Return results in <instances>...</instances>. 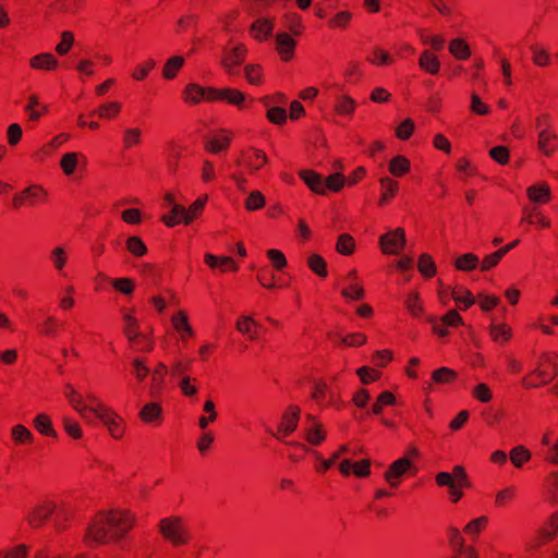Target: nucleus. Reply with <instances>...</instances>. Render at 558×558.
<instances>
[{
  "instance_id": "obj_1",
  "label": "nucleus",
  "mask_w": 558,
  "mask_h": 558,
  "mask_svg": "<svg viewBox=\"0 0 558 558\" xmlns=\"http://www.w3.org/2000/svg\"><path fill=\"white\" fill-rule=\"evenodd\" d=\"M135 522L136 515L129 509L100 511L90 520L84 541L89 546L119 543L126 537Z\"/></svg>"
},
{
  "instance_id": "obj_2",
  "label": "nucleus",
  "mask_w": 558,
  "mask_h": 558,
  "mask_svg": "<svg viewBox=\"0 0 558 558\" xmlns=\"http://www.w3.org/2000/svg\"><path fill=\"white\" fill-rule=\"evenodd\" d=\"M439 487H448L451 502L456 504L463 497V489L471 487L470 478L462 465H454L452 472H439L435 476Z\"/></svg>"
},
{
  "instance_id": "obj_3",
  "label": "nucleus",
  "mask_w": 558,
  "mask_h": 558,
  "mask_svg": "<svg viewBox=\"0 0 558 558\" xmlns=\"http://www.w3.org/2000/svg\"><path fill=\"white\" fill-rule=\"evenodd\" d=\"M158 532L166 542L175 547L184 546L191 541L187 524L184 519L179 515H170L161 519L158 523Z\"/></svg>"
},
{
  "instance_id": "obj_4",
  "label": "nucleus",
  "mask_w": 558,
  "mask_h": 558,
  "mask_svg": "<svg viewBox=\"0 0 558 558\" xmlns=\"http://www.w3.org/2000/svg\"><path fill=\"white\" fill-rule=\"evenodd\" d=\"M57 509L58 505L53 500H40L28 510L25 520L31 529H39L47 523Z\"/></svg>"
},
{
  "instance_id": "obj_5",
  "label": "nucleus",
  "mask_w": 558,
  "mask_h": 558,
  "mask_svg": "<svg viewBox=\"0 0 558 558\" xmlns=\"http://www.w3.org/2000/svg\"><path fill=\"white\" fill-rule=\"evenodd\" d=\"M300 416V407L295 404L289 405L282 413L277 430L272 433V436L280 441H284L298 428Z\"/></svg>"
},
{
  "instance_id": "obj_6",
  "label": "nucleus",
  "mask_w": 558,
  "mask_h": 558,
  "mask_svg": "<svg viewBox=\"0 0 558 558\" xmlns=\"http://www.w3.org/2000/svg\"><path fill=\"white\" fill-rule=\"evenodd\" d=\"M247 49L244 44L229 40L222 51V66L229 74H234V68L245 61Z\"/></svg>"
},
{
  "instance_id": "obj_7",
  "label": "nucleus",
  "mask_w": 558,
  "mask_h": 558,
  "mask_svg": "<svg viewBox=\"0 0 558 558\" xmlns=\"http://www.w3.org/2000/svg\"><path fill=\"white\" fill-rule=\"evenodd\" d=\"M343 287L340 291L341 296L350 301H362L365 299V289L362 279L359 277L356 269H351L343 277Z\"/></svg>"
},
{
  "instance_id": "obj_8",
  "label": "nucleus",
  "mask_w": 558,
  "mask_h": 558,
  "mask_svg": "<svg viewBox=\"0 0 558 558\" xmlns=\"http://www.w3.org/2000/svg\"><path fill=\"white\" fill-rule=\"evenodd\" d=\"M47 201V192L41 185L33 184L16 193L12 198V207L21 209L24 206H35Z\"/></svg>"
},
{
  "instance_id": "obj_9",
  "label": "nucleus",
  "mask_w": 558,
  "mask_h": 558,
  "mask_svg": "<svg viewBox=\"0 0 558 558\" xmlns=\"http://www.w3.org/2000/svg\"><path fill=\"white\" fill-rule=\"evenodd\" d=\"M379 245L384 254L398 255L405 245V232L402 228L379 236Z\"/></svg>"
},
{
  "instance_id": "obj_10",
  "label": "nucleus",
  "mask_w": 558,
  "mask_h": 558,
  "mask_svg": "<svg viewBox=\"0 0 558 558\" xmlns=\"http://www.w3.org/2000/svg\"><path fill=\"white\" fill-rule=\"evenodd\" d=\"M268 162L267 155L258 148L250 147L241 153L236 160L238 165H244L250 173L260 170Z\"/></svg>"
},
{
  "instance_id": "obj_11",
  "label": "nucleus",
  "mask_w": 558,
  "mask_h": 558,
  "mask_svg": "<svg viewBox=\"0 0 558 558\" xmlns=\"http://www.w3.org/2000/svg\"><path fill=\"white\" fill-rule=\"evenodd\" d=\"M412 468L413 463L409 458H400L389 465L384 474L385 481L391 488H397L401 483L402 476Z\"/></svg>"
},
{
  "instance_id": "obj_12",
  "label": "nucleus",
  "mask_w": 558,
  "mask_h": 558,
  "mask_svg": "<svg viewBox=\"0 0 558 558\" xmlns=\"http://www.w3.org/2000/svg\"><path fill=\"white\" fill-rule=\"evenodd\" d=\"M311 399L314 400L320 409H325L329 405H336L335 393L325 380L315 381Z\"/></svg>"
},
{
  "instance_id": "obj_13",
  "label": "nucleus",
  "mask_w": 558,
  "mask_h": 558,
  "mask_svg": "<svg viewBox=\"0 0 558 558\" xmlns=\"http://www.w3.org/2000/svg\"><path fill=\"white\" fill-rule=\"evenodd\" d=\"M558 534V510L553 513L545 524L538 530L534 538V547L543 546L551 541Z\"/></svg>"
},
{
  "instance_id": "obj_14",
  "label": "nucleus",
  "mask_w": 558,
  "mask_h": 558,
  "mask_svg": "<svg viewBox=\"0 0 558 558\" xmlns=\"http://www.w3.org/2000/svg\"><path fill=\"white\" fill-rule=\"evenodd\" d=\"M214 87H203L196 83H190L183 90V100L189 105H197L203 100L214 101V94L209 93Z\"/></svg>"
},
{
  "instance_id": "obj_15",
  "label": "nucleus",
  "mask_w": 558,
  "mask_h": 558,
  "mask_svg": "<svg viewBox=\"0 0 558 558\" xmlns=\"http://www.w3.org/2000/svg\"><path fill=\"white\" fill-rule=\"evenodd\" d=\"M98 418L107 427L114 439H121L125 432L124 421L111 408L105 411Z\"/></svg>"
},
{
  "instance_id": "obj_16",
  "label": "nucleus",
  "mask_w": 558,
  "mask_h": 558,
  "mask_svg": "<svg viewBox=\"0 0 558 558\" xmlns=\"http://www.w3.org/2000/svg\"><path fill=\"white\" fill-rule=\"evenodd\" d=\"M209 93L214 94L211 98L214 101L222 100L230 105L238 107L239 109L244 108L246 96L243 92L236 88L226 87V88H215Z\"/></svg>"
},
{
  "instance_id": "obj_17",
  "label": "nucleus",
  "mask_w": 558,
  "mask_h": 558,
  "mask_svg": "<svg viewBox=\"0 0 558 558\" xmlns=\"http://www.w3.org/2000/svg\"><path fill=\"white\" fill-rule=\"evenodd\" d=\"M380 196L378 205L384 207L388 205L399 192V182L391 177L385 175L379 179Z\"/></svg>"
},
{
  "instance_id": "obj_18",
  "label": "nucleus",
  "mask_w": 558,
  "mask_h": 558,
  "mask_svg": "<svg viewBox=\"0 0 558 558\" xmlns=\"http://www.w3.org/2000/svg\"><path fill=\"white\" fill-rule=\"evenodd\" d=\"M526 196L533 206L548 204L551 199L550 187L546 182H538L526 189Z\"/></svg>"
},
{
  "instance_id": "obj_19",
  "label": "nucleus",
  "mask_w": 558,
  "mask_h": 558,
  "mask_svg": "<svg viewBox=\"0 0 558 558\" xmlns=\"http://www.w3.org/2000/svg\"><path fill=\"white\" fill-rule=\"evenodd\" d=\"M554 378V372L546 368L538 367L527 374L522 379V386L524 388H536L542 385L548 384Z\"/></svg>"
},
{
  "instance_id": "obj_20",
  "label": "nucleus",
  "mask_w": 558,
  "mask_h": 558,
  "mask_svg": "<svg viewBox=\"0 0 558 558\" xmlns=\"http://www.w3.org/2000/svg\"><path fill=\"white\" fill-rule=\"evenodd\" d=\"M536 225L539 228L547 229L550 227V220L543 215L536 206H524L522 208L521 223Z\"/></svg>"
},
{
  "instance_id": "obj_21",
  "label": "nucleus",
  "mask_w": 558,
  "mask_h": 558,
  "mask_svg": "<svg viewBox=\"0 0 558 558\" xmlns=\"http://www.w3.org/2000/svg\"><path fill=\"white\" fill-rule=\"evenodd\" d=\"M63 393L70 405L81 415V417L86 418V401L84 396L71 384H66L64 386Z\"/></svg>"
},
{
  "instance_id": "obj_22",
  "label": "nucleus",
  "mask_w": 558,
  "mask_h": 558,
  "mask_svg": "<svg viewBox=\"0 0 558 558\" xmlns=\"http://www.w3.org/2000/svg\"><path fill=\"white\" fill-rule=\"evenodd\" d=\"M235 328L251 341H256L258 339L259 324L251 316H240L235 323Z\"/></svg>"
},
{
  "instance_id": "obj_23",
  "label": "nucleus",
  "mask_w": 558,
  "mask_h": 558,
  "mask_svg": "<svg viewBox=\"0 0 558 558\" xmlns=\"http://www.w3.org/2000/svg\"><path fill=\"white\" fill-rule=\"evenodd\" d=\"M231 136L228 131L221 130L219 134L215 135L205 143V149L210 154H219L229 148Z\"/></svg>"
},
{
  "instance_id": "obj_24",
  "label": "nucleus",
  "mask_w": 558,
  "mask_h": 558,
  "mask_svg": "<svg viewBox=\"0 0 558 558\" xmlns=\"http://www.w3.org/2000/svg\"><path fill=\"white\" fill-rule=\"evenodd\" d=\"M173 328L180 333L183 341L194 336V330L189 323L187 314L184 311H179L171 317Z\"/></svg>"
},
{
  "instance_id": "obj_25",
  "label": "nucleus",
  "mask_w": 558,
  "mask_h": 558,
  "mask_svg": "<svg viewBox=\"0 0 558 558\" xmlns=\"http://www.w3.org/2000/svg\"><path fill=\"white\" fill-rule=\"evenodd\" d=\"M275 49L284 62L292 60L296 41L294 37H275Z\"/></svg>"
},
{
  "instance_id": "obj_26",
  "label": "nucleus",
  "mask_w": 558,
  "mask_h": 558,
  "mask_svg": "<svg viewBox=\"0 0 558 558\" xmlns=\"http://www.w3.org/2000/svg\"><path fill=\"white\" fill-rule=\"evenodd\" d=\"M299 177L308 186V189L319 195H324V178L313 170H300Z\"/></svg>"
},
{
  "instance_id": "obj_27",
  "label": "nucleus",
  "mask_w": 558,
  "mask_h": 558,
  "mask_svg": "<svg viewBox=\"0 0 558 558\" xmlns=\"http://www.w3.org/2000/svg\"><path fill=\"white\" fill-rule=\"evenodd\" d=\"M122 319L124 323L123 332L126 339L131 344H135L141 333L137 318L133 316L132 312L124 311Z\"/></svg>"
},
{
  "instance_id": "obj_28",
  "label": "nucleus",
  "mask_w": 558,
  "mask_h": 558,
  "mask_svg": "<svg viewBox=\"0 0 558 558\" xmlns=\"http://www.w3.org/2000/svg\"><path fill=\"white\" fill-rule=\"evenodd\" d=\"M168 373V367L165 363L160 362L156 365L151 373L150 395L158 396L165 388V378Z\"/></svg>"
},
{
  "instance_id": "obj_29",
  "label": "nucleus",
  "mask_w": 558,
  "mask_h": 558,
  "mask_svg": "<svg viewBox=\"0 0 558 558\" xmlns=\"http://www.w3.org/2000/svg\"><path fill=\"white\" fill-rule=\"evenodd\" d=\"M411 170V162L409 158L403 155L395 156L388 162V171L395 178H403Z\"/></svg>"
},
{
  "instance_id": "obj_30",
  "label": "nucleus",
  "mask_w": 558,
  "mask_h": 558,
  "mask_svg": "<svg viewBox=\"0 0 558 558\" xmlns=\"http://www.w3.org/2000/svg\"><path fill=\"white\" fill-rule=\"evenodd\" d=\"M303 435L310 445L318 446L326 439L327 433L322 423H313L304 427Z\"/></svg>"
},
{
  "instance_id": "obj_31",
  "label": "nucleus",
  "mask_w": 558,
  "mask_h": 558,
  "mask_svg": "<svg viewBox=\"0 0 558 558\" xmlns=\"http://www.w3.org/2000/svg\"><path fill=\"white\" fill-rule=\"evenodd\" d=\"M34 428L41 435L57 438L58 434L53 428L50 416L46 413L37 414L33 420Z\"/></svg>"
},
{
  "instance_id": "obj_32",
  "label": "nucleus",
  "mask_w": 558,
  "mask_h": 558,
  "mask_svg": "<svg viewBox=\"0 0 558 558\" xmlns=\"http://www.w3.org/2000/svg\"><path fill=\"white\" fill-rule=\"evenodd\" d=\"M557 135L549 129L541 130L538 134V148L546 155L549 156L556 150Z\"/></svg>"
},
{
  "instance_id": "obj_33",
  "label": "nucleus",
  "mask_w": 558,
  "mask_h": 558,
  "mask_svg": "<svg viewBox=\"0 0 558 558\" xmlns=\"http://www.w3.org/2000/svg\"><path fill=\"white\" fill-rule=\"evenodd\" d=\"M420 68L428 74L435 75L440 70V62L436 54L429 50H424L418 59Z\"/></svg>"
},
{
  "instance_id": "obj_34",
  "label": "nucleus",
  "mask_w": 558,
  "mask_h": 558,
  "mask_svg": "<svg viewBox=\"0 0 558 558\" xmlns=\"http://www.w3.org/2000/svg\"><path fill=\"white\" fill-rule=\"evenodd\" d=\"M29 64L36 70L51 71L58 66V60L52 53L45 52L33 57Z\"/></svg>"
},
{
  "instance_id": "obj_35",
  "label": "nucleus",
  "mask_w": 558,
  "mask_h": 558,
  "mask_svg": "<svg viewBox=\"0 0 558 558\" xmlns=\"http://www.w3.org/2000/svg\"><path fill=\"white\" fill-rule=\"evenodd\" d=\"M451 296L461 311L470 308L475 303V298L472 292L464 288H454L451 292Z\"/></svg>"
},
{
  "instance_id": "obj_36",
  "label": "nucleus",
  "mask_w": 558,
  "mask_h": 558,
  "mask_svg": "<svg viewBox=\"0 0 558 558\" xmlns=\"http://www.w3.org/2000/svg\"><path fill=\"white\" fill-rule=\"evenodd\" d=\"M336 252L343 256H351L354 254L356 243L354 238L349 233H341L336 242Z\"/></svg>"
},
{
  "instance_id": "obj_37",
  "label": "nucleus",
  "mask_w": 558,
  "mask_h": 558,
  "mask_svg": "<svg viewBox=\"0 0 558 558\" xmlns=\"http://www.w3.org/2000/svg\"><path fill=\"white\" fill-rule=\"evenodd\" d=\"M85 401H88L89 404L86 403V418H88V414H94L95 416L101 415L105 411L109 409L108 405H106L98 396H96L94 392L88 391L85 395Z\"/></svg>"
},
{
  "instance_id": "obj_38",
  "label": "nucleus",
  "mask_w": 558,
  "mask_h": 558,
  "mask_svg": "<svg viewBox=\"0 0 558 558\" xmlns=\"http://www.w3.org/2000/svg\"><path fill=\"white\" fill-rule=\"evenodd\" d=\"M356 109V101L348 96L340 95L337 96L335 102V111L339 116H352Z\"/></svg>"
},
{
  "instance_id": "obj_39",
  "label": "nucleus",
  "mask_w": 558,
  "mask_h": 558,
  "mask_svg": "<svg viewBox=\"0 0 558 558\" xmlns=\"http://www.w3.org/2000/svg\"><path fill=\"white\" fill-rule=\"evenodd\" d=\"M207 199L208 196L203 195L199 196L195 202H193L187 209L184 207V225H190L194 219L201 216L205 208Z\"/></svg>"
},
{
  "instance_id": "obj_40",
  "label": "nucleus",
  "mask_w": 558,
  "mask_h": 558,
  "mask_svg": "<svg viewBox=\"0 0 558 558\" xmlns=\"http://www.w3.org/2000/svg\"><path fill=\"white\" fill-rule=\"evenodd\" d=\"M162 414L161 405L156 402L146 403L140 411V417L145 423H156Z\"/></svg>"
},
{
  "instance_id": "obj_41",
  "label": "nucleus",
  "mask_w": 558,
  "mask_h": 558,
  "mask_svg": "<svg viewBox=\"0 0 558 558\" xmlns=\"http://www.w3.org/2000/svg\"><path fill=\"white\" fill-rule=\"evenodd\" d=\"M306 264L318 277L326 278L328 276L327 263L322 255L316 253L311 254L307 257Z\"/></svg>"
},
{
  "instance_id": "obj_42",
  "label": "nucleus",
  "mask_w": 558,
  "mask_h": 558,
  "mask_svg": "<svg viewBox=\"0 0 558 558\" xmlns=\"http://www.w3.org/2000/svg\"><path fill=\"white\" fill-rule=\"evenodd\" d=\"M417 269L421 272V275L427 279L433 278L437 272L436 264L434 263L433 257L427 253H423L420 255L417 262Z\"/></svg>"
},
{
  "instance_id": "obj_43",
  "label": "nucleus",
  "mask_w": 558,
  "mask_h": 558,
  "mask_svg": "<svg viewBox=\"0 0 558 558\" xmlns=\"http://www.w3.org/2000/svg\"><path fill=\"white\" fill-rule=\"evenodd\" d=\"M126 251L134 257H143L148 250L144 241L138 235H131L125 241Z\"/></svg>"
},
{
  "instance_id": "obj_44",
  "label": "nucleus",
  "mask_w": 558,
  "mask_h": 558,
  "mask_svg": "<svg viewBox=\"0 0 558 558\" xmlns=\"http://www.w3.org/2000/svg\"><path fill=\"white\" fill-rule=\"evenodd\" d=\"M480 259L474 253H465L454 260V267L459 271H472L477 268Z\"/></svg>"
},
{
  "instance_id": "obj_45",
  "label": "nucleus",
  "mask_w": 558,
  "mask_h": 558,
  "mask_svg": "<svg viewBox=\"0 0 558 558\" xmlns=\"http://www.w3.org/2000/svg\"><path fill=\"white\" fill-rule=\"evenodd\" d=\"M531 457V451L522 445L513 447L509 453L511 463L518 469H521L524 463L530 461Z\"/></svg>"
},
{
  "instance_id": "obj_46",
  "label": "nucleus",
  "mask_w": 558,
  "mask_h": 558,
  "mask_svg": "<svg viewBox=\"0 0 558 558\" xmlns=\"http://www.w3.org/2000/svg\"><path fill=\"white\" fill-rule=\"evenodd\" d=\"M367 61L374 65L383 66L390 65L393 63V57L381 48H374L366 57Z\"/></svg>"
},
{
  "instance_id": "obj_47",
  "label": "nucleus",
  "mask_w": 558,
  "mask_h": 558,
  "mask_svg": "<svg viewBox=\"0 0 558 558\" xmlns=\"http://www.w3.org/2000/svg\"><path fill=\"white\" fill-rule=\"evenodd\" d=\"M449 51L459 60H465L471 56L469 45L461 37H457L450 41Z\"/></svg>"
},
{
  "instance_id": "obj_48",
  "label": "nucleus",
  "mask_w": 558,
  "mask_h": 558,
  "mask_svg": "<svg viewBox=\"0 0 558 558\" xmlns=\"http://www.w3.org/2000/svg\"><path fill=\"white\" fill-rule=\"evenodd\" d=\"M11 437L17 445H29L34 440L32 432L22 424L14 425L12 427Z\"/></svg>"
},
{
  "instance_id": "obj_49",
  "label": "nucleus",
  "mask_w": 558,
  "mask_h": 558,
  "mask_svg": "<svg viewBox=\"0 0 558 558\" xmlns=\"http://www.w3.org/2000/svg\"><path fill=\"white\" fill-rule=\"evenodd\" d=\"M121 111V104L118 101L106 102L99 106L92 114H97L101 119H114Z\"/></svg>"
},
{
  "instance_id": "obj_50",
  "label": "nucleus",
  "mask_w": 558,
  "mask_h": 558,
  "mask_svg": "<svg viewBox=\"0 0 558 558\" xmlns=\"http://www.w3.org/2000/svg\"><path fill=\"white\" fill-rule=\"evenodd\" d=\"M184 64V58L181 56L171 57L162 69V76L166 80H172L177 76L179 70Z\"/></svg>"
},
{
  "instance_id": "obj_51",
  "label": "nucleus",
  "mask_w": 558,
  "mask_h": 558,
  "mask_svg": "<svg viewBox=\"0 0 558 558\" xmlns=\"http://www.w3.org/2000/svg\"><path fill=\"white\" fill-rule=\"evenodd\" d=\"M161 220L167 227L184 223V206L174 205L167 215L162 216Z\"/></svg>"
},
{
  "instance_id": "obj_52",
  "label": "nucleus",
  "mask_w": 558,
  "mask_h": 558,
  "mask_svg": "<svg viewBox=\"0 0 558 558\" xmlns=\"http://www.w3.org/2000/svg\"><path fill=\"white\" fill-rule=\"evenodd\" d=\"M458 377L456 371L449 367H440L433 372L432 381L434 384H451Z\"/></svg>"
},
{
  "instance_id": "obj_53",
  "label": "nucleus",
  "mask_w": 558,
  "mask_h": 558,
  "mask_svg": "<svg viewBox=\"0 0 558 558\" xmlns=\"http://www.w3.org/2000/svg\"><path fill=\"white\" fill-rule=\"evenodd\" d=\"M345 183V178L340 172H335L324 180V195L326 191L339 192Z\"/></svg>"
},
{
  "instance_id": "obj_54",
  "label": "nucleus",
  "mask_w": 558,
  "mask_h": 558,
  "mask_svg": "<svg viewBox=\"0 0 558 558\" xmlns=\"http://www.w3.org/2000/svg\"><path fill=\"white\" fill-rule=\"evenodd\" d=\"M490 336L495 342L505 344L511 338V328L505 324L492 325Z\"/></svg>"
},
{
  "instance_id": "obj_55",
  "label": "nucleus",
  "mask_w": 558,
  "mask_h": 558,
  "mask_svg": "<svg viewBox=\"0 0 558 558\" xmlns=\"http://www.w3.org/2000/svg\"><path fill=\"white\" fill-rule=\"evenodd\" d=\"M80 157H82V155L78 153H66L65 155H63V157L60 160V167L66 175H71L74 173Z\"/></svg>"
},
{
  "instance_id": "obj_56",
  "label": "nucleus",
  "mask_w": 558,
  "mask_h": 558,
  "mask_svg": "<svg viewBox=\"0 0 558 558\" xmlns=\"http://www.w3.org/2000/svg\"><path fill=\"white\" fill-rule=\"evenodd\" d=\"M396 403V397L392 392L385 390L378 397L376 402L372 407V412L375 415H379L383 412L384 407L393 405Z\"/></svg>"
},
{
  "instance_id": "obj_57",
  "label": "nucleus",
  "mask_w": 558,
  "mask_h": 558,
  "mask_svg": "<svg viewBox=\"0 0 558 558\" xmlns=\"http://www.w3.org/2000/svg\"><path fill=\"white\" fill-rule=\"evenodd\" d=\"M517 495V488L514 486H508L496 494L495 506L502 508L509 505Z\"/></svg>"
},
{
  "instance_id": "obj_58",
  "label": "nucleus",
  "mask_w": 558,
  "mask_h": 558,
  "mask_svg": "<svg viewBox=\"0 0 558 558\" xmlns=\"http://www.w3.org/2000/svg\"><path fill=\"white\" fill-rule=\"evenodd\" d=\"M50 260L57 271H62L68 263V254L61 246L54 247L50 252Z\"/></svg>"
},
{
  "instance_id": "obj_59",
  "label": "nucleus",
  "mask_w": 558,
  "mask_h": 558,
  "mask_svg": "<svg viewBox=\"0 0 558 558\" xmlns=\"http://www.w3.org/2000/svg\"><path fill=\"white\" fill-rule=\"evenodd\" d=\"M488 524V518L482 515L471 520L463 529L464 533L470 536H477Z\"/></svg>"
},
{
  "instance_id": "obj_60",
  "label": "nucleus",
  "mask_w": 558,
  "mask_h": 558,
  "mask_svg": "<svg viewBox=\"0 0 558 558\" xmlns=\"http://www.w3.org/2000/svg\"><path fill=\"white\" fill-rule=\"evenodd\" d=\"M244 75L252 85H260L263 83V69L259 64H247L244 68Z\"/></svg>"
},
{
  "instance_id": "obj_61",
  "label": "nucleus",
  "mask_w": 558,
  "mask_h": 558,
  "mask_svg": "<svg viewBox=\"0 0 558 558\" xmlns=\"http://www.w3.org/2000/svg\"><path fill=\"white\" fill-rule=\"evenodd\" d=\"M405 307L409 313L415 317H420L423 313V305L420 300L418 292H411L405 299Z\"/></svg>"
},
{
  "instance_id": "obj_62",
  "label": "nucleus",
  "mask_w": 558,
  "mask_h": 558,
  "mask_svg": "<svg viewBox=\"0 0 558 558\" xmlns=\"http://www.w3.org/2000/svg\"><path fill=\"white\" fill-rule=\"evenodd\" d=\"M142 131L138 128L126 129L123 132V146L125 149H130L141 143Z\"/></svg>"
},
{
  "instance_id": "obj_63",
  "label": "nucleus",
  "mask_w": 558,
  "mask_h": 558,
  "mask_svg": "<svg viewBox=\"0 0 558 558\" xmlns=\"http://www.w3.org/2000/svg\"><path fill=\"white\" fill-rule=\"evenodd\" d=\"M266 204L265 196L259 191H253L245 199V209L254 211L262 209Z\"/></svg>"
},
{
  "instance_id": "obj_64",
  "label": "nucleus",
  "mask_w": 558,
  "mask_h": 558,
  "mask_svg": "<svg viewBox=\"0 0 558 558\" xmlns=\"http://www.w3.org/2000/svg\"><path fill=\"white\" fill-rule=\"evenodd\" d=\"M62 425L65 430V433L72 438V439H81L83 437V430L78 422L74 421L71 417H63L62 418Z\"/></svg>"
}]
</instances>
